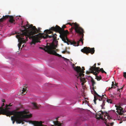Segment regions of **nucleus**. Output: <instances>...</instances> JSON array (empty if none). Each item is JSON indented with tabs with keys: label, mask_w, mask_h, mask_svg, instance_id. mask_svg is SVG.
<instances>
[{
	"label": "nucleus",
	"mask_w": 126,
	"mask_h": 126,
	"mask_svg": "<svg viewBox=\"0 0 126 126\" xmlns=\"http://www.w3.org/2000/svg\"><path fill=\"white\" fill-rule=\"evenodd\" d=\"M22 21L21 28L20 29V34L16 36V37L18 39L19 43L18 44V47L20 49L22 43H26L28 40V38L32 39V44H35L36 43L39 42L40 39L42 38L46 39L47 38H51L53 40H55L56 38L57 35L56 33L53 34L52 33L51 35L47 34L44 35V33H39L38 34L32 36V34L34 31L36 29L35 26H33L32 24L30 25L28 22L26 26H23Z\"/></svg>",
	"instance_id": "f257e3e1"
},
{
	"label": "nucleus",
	"mask_w": 126,
	"mask_h": 126,
	"mask_svg": "<svg viewBox=\"0 0 126 126\" xmlns=\"http://www.w3.org/2000/svg\"><path fill=\"white\" fill-rule=\"evenodd\" d=\"M0 114H2L6 115L7 116L13 115L11 116V119L13 121V124H14L16 121L17 123L20 124L22 123V124L24 123L23 122H27L26 120V118H29L32 117L31 114H26L29 113L28 111L24 110L21 111H17L15 110L10 111L5 109L1 108L0 109Z\"/></svg>",
	"instance_id": "f03ea898"
},
{
	"label": "nucleus",
	"mask_w": 126,
	"mask_h": 126,
	"mask_svg": "<svg viewBox=\"0 0 126 126\" xmlns=\"http://www.w3.org/2000/svg\"><path fill=\"white\" fill-rule=\"evenodd\" d=\"M51 31L58 32L60 34V37L62 39V40L65 43H66L68 45L70 44L73 45L74 46H78L79 44H77L75 41H72L70 40L67 37V34L69 32L67 30L64 31V29H62L59 26L56 25L55 27H51L49 30H46L44 32H46L48 34H50L52 33Z\"/></svg>",
	"instance_id": "7ed1b4c3"
},
{
	"label": "nucleus",
	"mask_w": 126,
	"mask_h": 126,
	"mask_svg": "<svg viewBox=\"0 0 126 126\" xmlns=\"http://www.w3.org/2000/svg\"><path fill=\"white\" fill-rule=\"evenodd\" d=\"M67 24L71 26H75V32L79 34V35H82L81 37H80L79 40L78 41V44H79V42H81L82 43V45H83V41L84 36L83 33L84 32L83 30L81 27H79V25L76 23H68Z\"/></svg>",
	"instance_id": "20e7f679"
},
{
	"label": "nucleus",
	"mask_w": 126,
	"mask_h": 126,
	"mask_svg": "<svg viewBox=\"0 0 126 126\" xmlns=\"http://www.w3.org/2000/svg\"><path fill=\"white\" fill-rule=\"evenodd\" d=\"M72 67L74 70L77 72V74L76 76H77V78H79V77L84 76V74L83 73H84V70L85 69L84 67H82V69L79 66L76 67L74 64H73Z\"/></svg>",
	"instance_id": "39448f33"
},
{
	"label": "nucleus",
	"mask_w": 126,
	"mask_h": 126,
	"mask_svg": "<svg viewBox=\"0 0 126 126\" xmlns=\"http://www.w3.org/2000/svg\"><path fill=\"white\" fill-rule=\"evenodd\" d=\"M55 47H57V45L53 43L50 46L47 45L44 48L41 47H40L39 48L40 49L44 50L45 52H47L49 54V52H50L51 49H55Z\"/></svg>",
	"instance_id": "423d86ee"
},
{
	"label": "nucleus",
	"mask_w": 126,
	"mask_h": 126,
	"mask_svg": "<svg viewBox=\"0 0 126 126\" xmlns=\"http://www.w3.org/2000/svg\"><path fill=\"white\" fill-rule=\"evenodd\" d=\"M82 52L88 54L89 53H90L91 54H93L94 53L95 50L94 48H91L89 47H84L83 49L81 50Z\"/></svg>",
	"instance_id": "0eeeda50"
},
{
	"label": "nucleus",
	"mask_w": 126,
	"mask_h": 126,
	"mask_svg": "<svg viewBox=\"0 0 126 126\" xmlns=\"http://www.w3.org/2000/svg\"><path fill=\"white\" fill-rule=\"evenodd\" d=\"M96 64L95 63L94 65L93 66L91 67V68H90V71H91V72L93 74L96 75L98 74V73L97 72L98 71L99 67H96Z\"/></svg>",
	"instance_id": "6e6552de"
},
{
	"label": "nucleus",
	"mask_w": 126,
	"mask_h": 126,
	"mask_svg": "<svg viewBox=\"0 0 126 126\" xmlns=\"http://www.w3.org/2000/svg\"><path fill=\"white\" fill-rule=\"evenodd\" d=\"M8 18H9V21L10 22L12 23L15 21L14 19V17L13 16L8 15L5 16H3L2 18L0 19V22H2L4 20Z\"/></svg>",
	"instance_id": "1a4fd4ad"
},
{
	"label": "nucleus",
	"mask_w": 126,
	"mask_h": 126,
	"mask_svg": "<svg viewBox=\"0 0 126 126\" xmlns=\"http://www.w3.org/2000/svg\"><path fill=\"white\" fill-rule=\"evenodd\" d=\"M94 94L97 96L98 97H97L96 96L94 95V103L95 104H96V100L98 99H99V101H100L101 100H103L102 99V97L104 96L103 95H102V96H100L98 95L97 93L96 92V91H94Z\"/></svg>",
	"instance_id": "9d476101"
},
{
	"label": "nucleus",
	"mask_w": 126,
	"mask_h": 126,
	"mask_svg": "<svg viewBox=\"0 0 126 126\" xmlns=\"http://www.w3.org/2000/svg\"><path fill=\"white\" fill-rule=\"evenodd\" d=\"M56 47H55V48L54 49H52L51 50L50 52L49 53V54H53L56 56H58L59 57H61V55H59V54L57 53L54 50L55 49Z\"/></svg>",
	"instance_id": "9b49d317"
},
{
	"label": "nucleus",
	"mask_w": 126,
	"mask_h": 126,
	"mask_svg": "<svg viewBox=\"0 0 126 126\" xmlns=\"http://www.w3.org/2000/svg\"><path fill=\"white\" fill-rule=\"evenodd\" d=\"M91 77V82L92 83V86L93 87L92 89L94 92V91H95L94 89H96V87L94 86V85L96 84V82L93 78Z\"/></svg>",
	"instance_id": "f8f14e48"
},
{
	"label": "nucleus",
	"mask_w": 126,
	"mask_h": 126,
	"mask_svg": "<svg viewBox=\"0 0 126 126\" xmlns=\"http://www.w3.org/2000/svg\"><path fill=\"white\" fill-rule=\"evenodd\" d=\"M100 112H101V113L102 114H104V115H105L106 116H107V118L108 119H111V117L110 116L109 114L106 111L103 112L102 110H101Z\"/></svg>",
	"instance_id": "ddd939ff"
},
{
	"label": "nucleus",
	"mask_w": 126,
	"mask_h": 126,
	"mask_svg": "<svg viewBox=\"0 0 126 126\" xmlns=\"http://www.w3.org/2000/svg\"><path fill=\"white\" fill-rule=\"evenodd\" d=\"M41 28H38V29L36 28V29L34 30V31L33 32L32 36H33L34 34L37 33L38 32H41Z\"/></svg>",
	"instance_id": "4468645a"
},
{
	"label": "nucleus",
	"mask_w": 126,
	"mask_h": 126,
	"mask_svg": "<svg viewBox=\"0 0 126 126\" xmlns=\"http://www.w3.org/2000/svg\"><path fill=\"white\" fill-rule=\"evenodd\" d=\"M27 86L26 85H25L23 86V88L22 90V94L23 95H24L26 93V89Z\"/></svg>",
	"instance_id": "2eb2a0df"
},
{
	"label": "nucleus",
	"mask_w": 126,
	"mask_h": 126,
	"mask_svg": "<svg viewBox=\"0 0 126 126\" xmlns=\"http://www.w3.org/2000/svg\"><path fill=\"white\" fill-rule=\"evenodd\" d=\"M53 123L54 125H52V126H61V124L59 123L58 121H53Z\"/></svg>",
	"instance_id": "dca6fc26"
},
{
	"label": "nucleus",
	"mask_w": 126,
	"mask_h": 126,
	"mask_svg": "<svg viewBox=\"0 0 126 126\" xmlns=\"http://www.w3.org/2000/svg\"><path fill=\"white\" fill-rule=\"evenodd\" d=\"M80 77V81L81 82H82L81 84L83 86L84 85V83H85L86 81L84 78H82L81 77Z\"/></svg>",
	"instance_id": "f3484780"
},
{
	"label": "nucleus",
	"mask_w": 126,
	"mask_h": 126,
	"mask_svg": "<svg viewBox=\"0 0 126 126\" xmlns=\"http://www.w3.org/2000/svg\"><path fill=\"white\" fill-rule=\"evenodd\" d=\"M115 106L116 107H117L116 109L117 110H120V112H123V109L121 106H118L117 107L116 105H115Z\"/></svg>",
	"instance_id": "a211bd4d"
},
{
	"label": "nucleus",
	"mask_w": 126,
	"mask_h": 126,
	"mask_svg": "<svg viewBox=\"0 0 126 126\" xmlns=\"http://www.w3.org/2000/svg\"><path fill=\"white\" fill-rule=\"evenodd\" d=\"M98 72L99 73V72H101L102 73H105V74H107V73L105 72V71H104L103 69L102 68H100L98 70Z\"/></svg>",
	"instance_id": "6ab92c4d"
},
{
	"label": "nucleus",
	"mask_w": 126,
	"mask_h": 126,
	"mask_svg": "<svg viewBox=\"0 0 126 126\" xmlns=\"http://www.w3.org/2000/svg\"><path fill=\"white\" fill-rule=\"evenodd\" d=\"M102 101L103 103H102V105H101V106L102 107V109H105V108L103 107V106L105 105V101L104 100H102Z\"/></svg>",
	"instance_id": "aec40b11"
},
{
	"label": "nucleus",
	"mask_w": 126,
	"mask_h": 126,
	"mask_svg": "<svg viewBox=\"0 0 126 126\" xmlns=\"http://www.w3.org/2000/svg\"><path fill=\"white\" fill-rule=\"evenodd\" d=\"M112 84L111 85L112 86L110 87H109V90H110V89H111L112 88H113V87H114V88H115V84H114V83L113 82H112Z\"/></svg>",
	"instance_id": "412c9836"
},
{
	"label": "nucleus",
	"mask_w": 126,
	"mask_h": 126,
	"mask_svg": "<svg viewBox=\"0 0 126 126\" xmlns=\"http://www.w3.org/2000/svg\"><path fill=\"white\" fill-rule=\"evenodd\" d=\"M32 104H33L34 108L37 109L38 108L36 104V103H32Z\"/></svg>",
	"instance_id": "4be33fe9"
},
{
	"label": "nucleus",
	"mask_w": 126,
	"mask_h": 126,
	"mask_svg": "<svg viewBox=\"0 0 126 126\" xmlns=\"http://www.w3.org/2000/svg\"><path fill=\"white\" fill-rule=\"evenodd\" d=\"M107 101L109 103H112V100L110 99H107Z\"/></svg>",
	"instance_id": "5701e85b"
},
{
	"label": "nucleus",
	"mask_w": 126,
	"mask_h": 126,
	"mask_svg": "<svg viewBox=\"0 0 126 126\" xmlns=\"http://www.w3.org/2000/svg\"><path fill=\"white\" fill-rule=\"evenodd\" d=\"M97 74L96 75H95L96 77V78L97 80H100L101 79L100 77H99L98 76H97Z\"/></svg>",
	"instance_id": "b1692460"
},
{
	"label": "nucleus",
	"mask_w": 126,
	"mask_h": 126,
	"mask_svg": "<svg viewBox=\"0 0 126 126\" xmlns=\"http://www.w3.org/2000/svg\"><path fill=\"white\" fill-rule=\"evenodd\" d=\"M12 106V105H11V104L10 103L9 105H6L5 106V107L6 108H7V107L8 106Z\"/></svg>",
	"instance_id": "393cba45"
},
{
	"label": "nucleus",
	"mask_w": 126,
	"mask_h": 126,
	"mask_svg": "<svg viewBox=\"0 0 126 126\" xmlns=\"http://www.w3.org/2000/svg\"><path fill=\"white\" fill-rule=\"evenodd\" d=\"M62 58H63L64 59V60H65V61H69V60L68 59L66 58H64V57H62Z\"/></svg>",
	"instance_id": "a878e982"
},
{
	"label": "nucleus",
	"mask_w": 126,
	"mask_h": 126,
	"mask_svg": "<svg viewBox=\"0 0 126 126\" xmlns=\"http://www.w3.org/2000/svg\"><path fill=\"white\" fill-rule=\"evenodd\" d=\"M123 76L124 78H126V72H124L123 73Z\"/></svg>",
	"instance_id": "bb28decb"
},
{
	"label": "nucleus",
	"mask_w": 126,
	"mask_h": 126,
	"mask_svg": "<svg viewBox=\"0 0 126 126\" xmlns=\"http://www.w3.org/2000/svg\"><path fill=\"white\" fill-rule=\"evenodd\" d=\"M4 105V103H2V105H1V107H0V108H1V109H4L3 108H2V107ZM6 110H7V109H6Z\"/></svg>",
	"instance_id": "cd10ccee"
},
{
	"label": "nucleus",
	"mask_w": 126,
	"mask_h": 126,
	"mask_svg": "<svg viewBox=\"0 0 126 126\" xmlns=\"http://www.w3.org/2000/svg\"><path fill=\"white\" fill-rule=\"evenodd\" d=\"M75 26H74V27H71V31H72V30H73L74 29L75 30Z\"/></svg>",
	"instance_id": "c85d7f7f"
},
{
	"label": "nucleus",
	"mask_w": 126,
	"mask_h": 126,
	"mask_svg": "<svg viewBox=\"0 0 126 126\" xmlns=\"http://www.w3.org/2000/svg\"><path fill=\"white\" fill-rule=\"evenodd\" d=\"M86 73L87 74H89V73H92L91 72V71L90 72H89V71H86Z\"/></svg>",
	"instance_id": "c756f323"
},
{
	"label": "nucleus",
	"mask_w": 126,
	"mask_h": 126,
	"mask_svg": "<svg viewBox=\"0 0 126 126\" xmlns=\"http://www.w3.org/2000/svg\"><path fill=\"white\" fill-rule=\"evenodd\" d=\"M66 27V26L65 25H63L62 27V29H64V28H65Z\"/></svg>",
	"instance_id": "7c9ffc66"
},
{
	"label": "nucleus",
	"mask_w": 126,
	"mask_h": 126,
	"mask_svg": "<svg viewBox=\"0 0 126 126\" xmlns=\"http://www.w3.org/2000/svg\"><path fill=\"white\" fill-rule=\"evenodd\" d=\"M123 88V87H122L121 88H120V89H119V88L117 90L118 91H119V92H120V90L121 89H122Z\"/></svg>",
	"instance_id": "2f4dec72"
},
{
	"label": "nucleus",
	"mask_w": 126,
	"mask_h": 126,
	"mask_svg": "<svg viewBox=\"0 0 126 126\" xmlns=\"http://www.w3.org/2000/svg\"><path fill=\"white\" fill-rule=\"evenodd\" d=\"M123 112H120L119 113V114L120 115H122L123 114Z\"/></svg>",
	"instance_id": "473e14b6"
},
{
	"label": "nucleus",
	"mask_w": 126,
	"mask_h": 126,
	"mask_svg": "<svg viewBox=\"0 0 126 126\" xmlns=\"http://www.w3.org/2000/svg\"><path fill=\"white\" fill-rule=\"evenodd\" d=\"M2 102H5V100L4 99H2Z\"/></svg>",
	"instance_id": "72a5a7b5"
},
{
	"label": "nucleus",
	"mask_w": 126,
	"mask_h": 126,
	"mask_svg": "<svg viewBox=\"0 0 126 126\" xmlns=\"http://www.w3.org/2000/svg\"><path fill=\"white\" fill-rule=\"evenodd\" d=\"M66 52V51H63L62 53L63 54H64Z\"/></svg>",
	"instance_id": "f704fd0d"
},
{
	"label": "nucleus",
	"mask_w": 126,
	"mask_h": 126,
	"mask_svg": "<svg viewBox=\"0 0 126 126\" xmlns=\"http://www.w3.org/2000/svg\"><path fill=\"white\" fill-rule=\"evenodd\" d=\"M114 124V123H111V124H110L111 125V126H112L113 125V124Z\"/></svg>",
	"instance_id": "c9c22d12"
},
{
	"label": "nucleus",
	"mask_w": 126,
	"mask_h": 126,
	"mask_svg": "<svg viewBox=\"0 0 126 126\" xmlns=\"http://www.w3.org/2000/svg\"><path fill=\"white\" fill-rule=\"evenodd\" d=\"M117 83L116 84H115V86H117Z\"/></svg>",
	"instance_id": "e433bc0d"
},
{
	"label": "nucleus",
	"mask_w": 126,
	"mask_h": 126,
	"mask_svg": "<svg viewBox=\"0 0 126 126\" xmlns=\"http://www.w3.org/2000/svg\"><path fill=\"white\" fill-rule=\"evenodd\" d=\"M97 64L98 65H100V63H97Z\"/></svg>",
	"instance_id": "4c0bfd02"
},
{
	"label": "nucleus",
	"mask_w": 126,
	"mask_h": 126,
	"mask_svg": "<svg viewBox=\"0 0 126 126\" xmlns=\"http://www.w3.org/2000/svg\"><path fill=\"white\" fill-rule=\"evenodd\" d=\"M66 52H67L69 54L70 53L69 52H67V51H66Z\"/></svg>",
	"instance_id": "58836bf2"
},
{
	"label": "nucleus",
	"mask_w": 126,
	"mask_h": 126,
	"mask_svg": "<svg viewBox=\"0 0 126 126\" xmlns=\"http://www.w3.org/2000/svg\"><path fill=\"white\" fill-rule=\"evenodd\" d=\"M24 45H23L22 46V47H24Z\"/></svg>",
	"instance_id": "ea45409f"
},
{
	"label": "nucleus",
	"mask_w": 126,
	"mask_h": 126,
	"mask_svg": "<svg viewBox=\"0 0 126 126\" xmlns=\"http://www.w3.org/2000/svg\"><path fill=\"white\" fill-rule=\"evenodd\" d=\"M99 115H100V117L101 116V115L100 114H99Z\"/></svg>",
	"instance_id": "a19ab883"
},
{
	"label": "nucleus",
	"mask_w": 126,
	"mask_h": 126,
	"mask_svg": "<svg viewBox=\"0 0 126 126\" xmlns=\"http://www.w3.org/2000/svg\"><path fill=\"white\" fill-rule=\"evenodd\" d=\"M58 118H56V119L57 120Z\"/></svg>",
	"instance_id": "79ce46f5"
},
{
	"label": "nucleus",
	"mask_w": 126,
	"mask_h": 126,
	"mask_svg": "<svg viewBox=\"0 0 126 126\" xmlns=\"http://www.w3.org/2000/svg\"><path fill=\"white\" fill-rule=\"evenodd\" d=\"M107 126H109V125H108Z\"/></svg>",
	"instance_id": "37998d69"
}]
</instances>
